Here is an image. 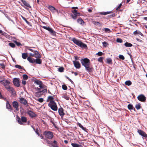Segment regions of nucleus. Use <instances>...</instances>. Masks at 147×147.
I'll list each match as a JSON object with an SVG mask.
<instances>
[{"label": "nucleus", "mask_w": 147, "mask_h": 147, "mask_svg": "<svg viewBox=\"0 0 147 147\" xmlns=\"http://www.w3.org/2000/svg\"><path fill=\"white\" fill-rule=\"evenodd\" d=\"M13 84L17 87H19L20 86L19 79L17 78H14L13 79Z\"/></svg>", "instance_id": "obj_9"}, {"label": "nucleus", "mask_w": 147, "mask_h": 147, "mask_svg": "<svg viewBox=\"0 0 147 147\" xmlns=\"http://www.w3.org/2000/svg\"><path fill=\"white\" fill-rule=\"evenodd\" d=\"M119 59L122 60H124L125 59V57L123 55H120L119 56Z\"/></svg>", "instance_id": "obj_44"}, {"label": "nucleus", "mask_w": 147, "mask_h": 147, "mask_svg": "<svg viewBox=\"0 0 147 147\" xmlns=\"http://www.w3.org/2000/svg\"><path fill=\"white\" fill-rule=\"evenodd\" d=\"M6 105L7 108L8 109H10L11 108V106L7 101L6 102Z\"/></svg>", "instance_id": "obj_34"}, {"label": "nucleus", "mask_w": 147, "mask_h": 147, "mask_svg": "<svg viewBox=\"0 0 147 147\" xmlns=\"http://www.w3.org/2000/svg\"><path fill=\"white\" fill-rule=\"evenodd\" d=\"M48 8L49 9L51 12H54V10L57 11V10L54 7L51 5H49L48 7Z\"/></svg>", "instance_id": "obj_19"}, {"label": "nucleus", "mask_w": 147, "mask_h": 147, "mask_svg": "<svg viewBox=\"0 0 147 147\" xmlns=\"http://www.w3.org/2000/svg\"><path fill=\"white\" fill-rule=\"evenodd\" d=\"M0 65L1 67L3 69H5V65L3 63H0Z\"/></svg>", "instance_id": "obj_43"}, {"label": "nucleus", "mask_w": 147, "mask_h": 147, "mask_svg": "<svg viewBox=\"0 0 147 147\" xmlns=\"http://www.w3.org/2000/svg\"><path fill=\"white\" fill-rule=\"evenodd\" d=\"M88 11L89 13L92 12V10L91 9H89L88 10Z\"/></svg>", "instance_id": "obj_64"}, {"label": "nucleus", "mask_w": 147, "mask_h": 147, "mask_svg": "<svg viewBox=\"0 0 147 147\" xmlns=\"http://www.w3.org/2000/svg\"><path fill=\"white\" fill-rule=\"evenodd\" d=\"M42 27L44 29L47 30L48 31V30H49L50 28L49 27H47L45 26H43Z\"/></svg>", "instance_id": "obj_55"}, {"label": "nucleus", "mask_w": 147, "mask_h": 147, "mask_svg": "<svg viewBox=\"0 0 147 147\" xmlns=\"http://www.w3.org/2000/svg\"><path fill=\"white\" fill-rule=\"evenodd\" d=\"M102 44L103 46L105 47H107L108 45V43L106 42H102Z\"/></svg>", "instance_id": "obj_47"}, {"label": "nucleus", "mask_w": 147, "mask_h": 147, "mask_svg": "<svg viewBox=\"0 0 147 147\" xmlns=\"http://www.w3.org/2000/svg\"><path fill=\"white\" fill-rule=\"evenodd\" d=\"M1 79H2L1 77V76H0V82H2H2H3V80H2Z\"/></svg>", "instance_id": "obj_63"}, {"label": "nucleus", "mask_w": 147, "mask_h": 147, "mask_svg": "<svg viewBox=\"0 0 147 147\" xmlns=\"http://www.w3.org/2000/svg\"><path fill=\"white\" fill-rule=\"evenodd\" d=\"M63 98H64L65 99L67 100H69V98L68 96V95H67V94L64 95L62 96Z\"/></svg>", "instance_id": "obj_37"}, {"label": "nucleus", "mask_w": 147, "mask_h": 147, "mask_svg": "<svg viewBox=\"0 0 147 147\" xmlns=\"http://www.w3.org/2000/svg\"><path fill=\"white\" fill-rule=\"evenodd\" d=\"M9 45L10 47L12 48H14L15 47V45L13 43H9Z\"/></svg>", "instance_id": "obj_41"}, {"label": "nucleus", "mask_w": 147, "mask_h": 147, "mask_svg": "<svg viewBox=\"0 0 147 147\" xmlns=\"http://www.w3.org/2000/svg\"><path fill=\"white\" fill-rule=\"evenodd\" d=\"M16 120L18 123L20 125H23V123H25L27 122V119L26 117L24 116H22L21 119L20 117L17 116L16 117Z\"/></svg>", "instance_id": "obj_6"}, {"label": "nucleus", "mask_w": 147, "mask_h": 147, "mask_svg": "<svg viewBox=\"0 0 147 147\" xmlns=\"http://www.w3.org/2000/svg\"><path fill=\"white\" fill-rule=\"evenodd\" d=\"M71 40L74 43L83 49H88V47L86 44L83 43L81 41L76 39L75 38H73Z\"/></svg>", "instance_id": "obj_3"}, {"label": "nucleus", "mask_w": 147, "mask_h": 147, "mask_svg": "<svg viewBox=\"0 0 147 147\" xmlns=\"http://www.w3.org/2000/svg\"><path fill=\"white\" fill-rule=\"evenodd\" d=\"M121 5H122V3H121L119 5V6L116 8V10H117L118 9H119L120 8Z\"/></svg>", "instance_id": "obj_57"}, {"label": "nucleus", "mask_w": 147, "mask_h": 147, "mask_svg": "<svg viewBox=\"0 0 147 147\" xmlns=\"http://www.w3.org/2000/svg\"><path fill=\"white\" fill-rule=\"evenodd\" d=\"M13 106V107L16 109V110L18 111L19 110V109H18V107H19V105L18 103L16 101H14L12 103Z\"/></svg>", "instance_id": "obj_16"}, {"label": "nucleus", "mask_w": 147, "mask_h": 147, "mask_svg": "<svg viewBox=\"0 0 147 147\" xmlns=\"http://www.w3.org/2000/svg\"><path fill=\"white\" fill-rule=\"evenodd\" d=\"M133 34L135 35L140 34L142 36H143V34H142L140 31L138 30H136V31H135L134 32Z\"/></svg>", "instance_id": "obj_21"}, {"label": "nucleus", "mask_w": 147, "mask_h": 147, "mask_svg": "<svg viewBox=\"0 0 147 147\" xmlns=\"http://www.w3.org/2000/svg\"><path fill=\"white\" fill-rule=\"evenodd\" d=\"M115 16V13H113L111 15H110L108 16V17L109 18H112L114 17Z\"/></svg>", "instance_id": "obj_51"}, {"label": "nucleus", "mask_w": 147, "mask_h": 147, "mask_svg": "<svg viewBox=\"0 0 147 147\" xmlns=\"http://www.w3.org/2000/svg\"><path fill=\"white\" fill-rule=\"evenodd\" d=\"M28 57V54L27 53H24L22 54V57L24 59H26Z\"/></svg>", "instance_id": "obj_23"}, {"label": "nucleus", "mask_w": 147, "mask_h": 147, "mask_svg": "<svg viewBox=\"0 0 147 147\" xmlns=\"http://www.w3.org/2000/svg\"><path fill=\"white\" fill-rule=\"evenodd\" d=\"M39 93V92H35V95L37 97L40 96V95H39L38 93Z\"/></svg>", "instance_id": "obj_59"}, {"label": "nucleus", "mask_w": 147, "mask_h": 147, "mask_svg": "<svg viewBox=\"0 0 147 147\" xmlns=\"http://www.w3.org/2000/svg\"><path fill=\"white\" fill-rule=\"evenodd\" d=\"M70 15L72 18L74 20H76L77 17V16H78V14H73L72 13L70 14Z\"/></svg>", "instance_id": "obj_28"}, {"label": "nucleus", "mask_w": 147, "mask_h": 147, "mask_svg": "<svg viewBox=\"0 0 147 147\" xmlns=\"http://www.w3.org/2000/svg\"><path fill=\"white\" fill-rule=\"evenodd\" d=\"M29 50L33 52V53H30V57L27 58V60L29 62L32 63L40 64L42 63V60L40 59L41 55L39 52L36 50H34L31 49H28Z\"/></svg>", "instance_id": "obj_1"}, {"label": "nucleus", "mask_w": 147, "mask_h": 147, "mask_svg": "<svg viewBox=\"0 0 147 147\" xmlns=\"http://www.w3.org/2000/svg\"><path fill=\"white\" fill-rule=\"evenodd\" d=\"M116 41L117 42L122 43L123 42V40L121 38H117V39Z\"/></svg>", "instance_id": "obj_45"}, {"label": "nucleus", "mask_w": 147, "mask_h": 147, "mask_svg": "<svg viewBox=\"0 0 147 147\" xmlns=\"http://www.w3.org/2000/svg\"><path fill=\"white\" fill-rule=\"evenodd\" d=\"M22 83L23 85H25L26 83V82L25 80H22Z\"/></svg>", "instance_id": "obj_60"}, {"label": "nucleus", "mask_w": 147, "mask_h": 147, "mask_svg": "<svg viewBox=\"0 0 147 147\" xmlns=\"http://www.w3.org/2000/svg\"><path fill=\"white\" fill-rule=\"evenodd\" d=\"M77 22L79 23L80 24L82 25L83 24L85 23L84 21L81 18L78 19L77 20Z\"/></svg>", "instance_id": "obj_20"}, {"label": "nucleus", "mask_w": 147, "mask_h": 147, "mask_svg": "<svg viewBox=\"0 0 147 147\" xmlns=\"http://www.w3.org/2000/svg\"><path fill=\"white\" fill-rule=\"evenodd\" d=\"M42 83V82L39 80H37L34 82V83L37 85H40Z\"/></svg>", "instance_id": "obj_31"}, {"label": "nucleus", "mask_w": 147, "mask_h": 147, "mask_svg": "<svg viewBox=\"0 0 147 147\" xmlns=\"http://www.w3.org/2000/svg\"><path fill=\"white\" fill-rule=\"evenodd\" d=\"M135 107L138 110L140 109L141 106L139 104H138L136 105Z\"/></svg>", "instance_id": "obj_35"}, {"label": "nucleus", "mask_w": 147, "mask_h": 147, "mask_svg": "<svg viewBox=\"0 0 147 147\" xmlns=\"http://www.w3.org/2000/svg\"><path fill=\"white\" fill-rule=\"evenodd\" d=\"M94 24L95 25L97 26H98L100 25V23L97 22H95L94 23Z\"/></svg>", "instance_id": "obj_58"}, {"label": "nucleus", "mask_w": 147, "mask_h": 147, "mask_svg": "<svg viewBox=\"0 0 147 147\" xmlns=\"http://www.w3.org/2000/svg\"><path fill=\"white\" fill-rule=\"evenodd\" d=\"M112 11H107L106 12H99V14L101 15H106L107 14H108L110 13H112Z\"/></svg>", "instance_id": "obj_22"}, {"label": "nucleus", "mask_w": 147, "mask_h": 147, "mask_svg": "<svg viewBox=\"0 0 147 147\" xmlns=\"http://www.w3.org/2000/svg\"><path fill=\"white\" fill-rule=\"evenodd\" d=\"M22 18L26 22L27 24H29V22L26 20V19L25 18L22 16Z\"/></svg>", "instance_id": "obj_54"}, {"label": "nucleus", "mask_w": 147, "mask_h": 147, "mask_svg": "<svg viewBox=\"0 0 147 147\" xmlns=\"http://www.w3.org/2000/svg\"><path fill=\"white\" fill-rule=\"evenodd\" d=\"M15 67L17 68H18L20 69H23V70L25 71V69L23 67H21L20 65H16Z\"/></svg>", "instance_id": "obj_27"}, {"label": "nucleus", "mask_w": 147, "mask_h": 147, "mask_svg": "<svg viewBox=\"0 0 147 147\" xmlns=\"http://www.w3.org/2000/svg\"><path fill=\"white\" fill-rule=\"evenodd\" d=\"M23 79L24 80H26L28 79V77L26 74H24L22 76Z\"/></svg>", "instance_id": "obj_40"}, {"label": "nucleus", "mask_w": 147, "mask_h": 147, "mask_svg": "<svg viewBox=\"0 0 147 147\" xmlns=\"http://www.w3.org/2000/svg\"><path fill=\"white\" fill-rule=\"evenodd\" d=\"M43 134L45 136L46 138L50 139H51L53 136V133L50 131H45L44 132Z\"/></svg>", "instance_id": "obj_8"}, {"label": "nucleus", "mask_w": 147, "mask_h": 147, "mask_svg": "<svg viewBox=\"0 0 147 147\" xmlns=\"http://www.w3.org/2000/svg\"><path fill=\"white\" fill-rule=\"evenodd\" d=\"M40 88H37V89L40 90L38 92H47V87L42 83L39 86Z\"/></svg>", "instance_id": "obj_7"}, {"label": "nucleus", "mask_w": 147, "mask_h": 147, "mask_svg": "<svg viewBox=\"0 0 147 147\" xmlns=\"http://www.w3.org/2000/svg\"><path fill=\"white\" fill-rule=\"evenodd\" d=\"M74 66L77 69H79L81 67V65L78 61H73Z\"/></svg>", "instance_id": "obj_15"}, {"label": "nucleus", "mask_w": 147, "mask_h": 147, "mask_svg": "<svg viewBox=\"0 0 147 147\" xmlns=\"http://www.w3.org/2000/svg\"><path fill=\"white\" fill-rule=\"evenodd\" d=\"M105 31L109 33L110 32H111L110 30L107 28H105Z\"/></svg>", "instance_id": "obj_49"}, {"label": "nucleus", "mask_w": 147, "mask_h": 147, "mask_svg": "<svg viewBox=\"0 0 147 147\" xmlns=\"http://www.w3.org/2000/svg\"><path fill=\"white\" fill-rule=\"evenodd\" d=\"M75 59L76 60H79V58L77 56H75L74 57Z\"/></svg>", "instance_id": "obj_62"}, {"label": "nucleus", "mask_w": 147, "mask_h": 147, "mask_svg": "<svg viewBox=\"0 0 147 147\" xmlns=\"http://www.w3.org/2000/svg\"><path fill=\"white\" fill-rule=\"evenodd\" d=\"M71 145L73 147H79V145L75 143H71Z\"/></svg>", "instance_id": "obj_29"}, {"label": "nucleus", "mask_w": 147, "mask_h": 147, "mask_svg": "<svg viewBox=\"0 0 147 147\" xmlns=\"http://www.w3.org/2000/svg\"><path fill=\"white\" fill-rule=\"evenodd\" d=\"M10 83V82L7 80H3L2 83V84H3L8 91L10 92H14V90L13 88L12 87H11L9 86Z\"/></svg>", "instance_id": "obj_4"}, {"label": "nucleus", "mask_w": 147, "mask_h": 147, "mask_svg": "<svg viewBox=\"0 0 147 147\" xmlns=\"http://www.w3.org/2000/svg\"><path fill=\"white\" fill-rule=\"evenodd\" d=\"M72 12L73 13V14H78V16H80V13H79L78 12H77V10L75 9L73 11H72Z\"/></svg>", "instance_id": "obj_32"}, {"label": "nucleus", "mask_w": 147, "mask_h": 147, "mask_svg": "<svg viewBox=\"0 0 147 147\" xmlns=\"http://www.w3.org/2000/svg\"><path fill=\"white\" fill-rule=\"evenodd\" d=\"M14 42H15V43L16 44V45H17V46H22V45L19 42H18L16 41H15Z\"/></svg>", "instance_id": "obj_46"}, {"label": "nucleus", "mask_w": 147, "mask_h": 147, "mask_svg": "<svg viewBox=\"0 0 147 147\" xmlns=\"http://www.w3.org/2000/svg\"><path fill=\"white\" fill-rule=\"evenodd\" d=\"M58 71L61 72L63 71L64 68L63 67H61L58 68Z\"/></svg>", "instance_id": "obj_39"}, {"label": "nucleus", "mask_w": 147, "mask_h": 147, "mask_svg": "<svg viewBox=\"0 0 147 147\" xmlns=\"http://www.w3.org/2000/svg\"><path fill=\"white\" fill-rule=\"evenodd\" d=\"M26 113L30 116L31 117H35L36 116V115L34 112L28 109L27 110Z\"/></svg>", "instance_id": "obj_11"}, {"label": "nucleus", "mask_w": 147, "mask_h": 147, "mask_svg": "<svg viewBox=\"0 0 147 147\" xmlns=\"http://www.w3.org/2000/svg\"><path fill=\"white\" fill-rule=\"evenodd\" d=\"M35 132L38 135V136H40V134L38 132V130H36L35 131Z\"/></svg>", "instance_id": "obj_61"}, {"label": "nucleus", "mask_w": 147, "mask_h": 147, "mask_svg": "<svg viewBox=\"0 0 147 147\" xmlns=\"http://www.w3.org/2000/svg\"><path fill=\"white\" fill-rule=\"evenodd\" d=\"M48 31L51 35L53 36H55L56 35V32L53 30L51 28H50V29L48 30Z\"/></svg>", "instance_id": "obj_17"}, {"label": "nucleus", "mask_w": 147, "mask_h": 147, "mask_svg": "<svg viewBox=\"0 0 147 147\" xmlns=\"http://www.w3.org/2000/svg\"><path fill=\"white\" fill-rule=\"evenodd\" d=\"M124 45L126 47H131L133 46V45L130 43L126 42L124 44Z\"/></svg>", "instance_id": "obj_24"}, {"label": "nucleus", "mask_w": 147, "mask_h": 147, "mask_svg": "<svg viewBox=\"0 0 147 147\" xmlns=\"http://www.w3.org/2000/svg\"><path fill=\"white\" fill-rule=\"evenodd\" d=\"M80 61L82 65L85 67V69L89 73L92 71L93 68L90 65V61L88 59L85 58L82 59Z\"/></svg>", "instance_id": "obj_2"}, {"label": "nucleus", "mask_w": 147, "mask_h": 147, "mask_svg": "<svg viewBox=\"0 0 147 147\" xmlns=\"http://www.w3.org/2000/svg\"><path fill=\"white\" fill-rule=\"evenodd\" d=\"M103 59V58L102 57H100L98 59V61L100 62H102Z\"/></svg>", "instance_id": "obj_42"}, {"label": "nucleus", "mask_w": 147, "mask_h": 147, "mask_svg": "<svg viewBox=\"0 0 147 147\" xmlns=\"http://www.w3.org/2000/svg\"><path fill=\"white\" fill-rule=\"evenodd\" d=\"M48 106L53 110L56 111L58 109V108L56 103L53 100H51L48 104Z\"/></svg>", "instance_id": "obj_5"}, {"label": "nucleus", "mask_w": 147, "mask_h": 147, "mask_svg": "<svg viewBox=\"0 0 147 147\" xmlns=\"http://www.w3.org/2000/svg\"><path fill=\"white\" fill-rule=\"evenodd\" d=\"M22 1L24 5L28 7L31 8V7L30 5L28 3H27L26 1L22 0Z\"/></svg>", "instance_id": "obj_18"}, {"label": "nucleus", "mask_w": 147, "mask_h": 147, "mask_svg": "<svg viewBox=\"0 0 147 147\" xmlns=\"http://www.w3.org/2000/svg\"><path fill=\"white\" fill-rule=\"evenodd\" d=\"M78 125L79 127H80L82 129H83V130H84L85 131H86V129L80 123H78Z\"/></svg>", "instance_id": "obj_30"}, {"label": "nucleus", "mask_w": 147, "mask_h": 147, "mask_svg": "<svg viewBox=\"0 0 147 147\" xmlns=\"http://www.w3.org/2000/svg\"><path fill=\"white\" fill-rule=\"evenodd\" d=\"M53 147H59L57 146V142L56 140H54L53 142Z\"/></svg>", "instance_id": "obj_26"}, {"label": "nucleus", "mask_w": 147, "mask_h": 147, "mask_svg": "<svg viewBox=\"0 0 147 147\" xmlns=\"http://www.w3.org/2000/svg\"><path fill=\"white\" fill-rule=\"evenodd\" d=\"M62 88L64 90H66L67 88V86L64 84L62 85Z\"/></svg>", "instance_id": "obj_48"}, {"label": "nucleus", "mask_w": 147, "mask_h": 147, "mask_svg": "<svg viewBox=\"0 0 147 147\" xmlns=\"http://www.w3.org/2000/svg\"><path fill=\"white\" fill-rule=\"evenodd\" d=\"M137 98L139 101L142 102H144L146 100V97L143 94L139 95Z\"/></svg>", "instance_id": "obj_10"}, {"label": "nucleus", "mask_w": 147, "mask_h": 147, "mask_svg": "<svg viewBox=\"0 0 147 147\" xmlns=\"http://www.w3.org/2000/svg\"><path fill=\"white\" fill-rule=\"evenodd\" d=\"M53 99V97L52 96H49L48 97V99L47 100V102H48L49 101V100H52Z\"/></svg>", "instance_id": "obj_38"}, {"label": "nucleus", "mask_w": 147, "mask_h": 147, "mask_svg": "<svg viewBox=\"0 0 147 147\" xmlns=\"http://www.w3.org/2000/svg\"><path fill=\"white\" fill-rule=\"evenodd\" d=\"M138 132L140 135L146 138H147V134L144 131L141 130H138Z\"/></svg>", "instance_id": "obj_13"}, {"label": "nucleus", "mask_w": 147, "mask_h": 147, "mask_svg": "<svg viewBox=\"0 0 147 147\" xmlns=\"http://www.w3.org/2000/svg\"><path fill=\"white\" fill-rule=\"evenodd\" d=\"M43 99L42 98H39L38 100V101L40 102H43Z\"/></svg>", "instance_id": "obj_56"}, {"label": "nucleus", "mask_w": 147, "mask_h": 147, "mask_svg": "<svg viewBox=\"0 0 147 147\" xmlns=\"http://www.w3.org/2000/svg\"><path fill=\"white\" fill-rule=\"evenodd\" d=\"M127 107L128 109L129 110H132L133 109V105L130 104H129L128 105Z\"/></svg>", "instance_id": "obj_36"}, {"label": "nucleus", "mask_w": 147, "mask_h": 147, "mask_svg": "<svg viewBox=\"0 0 147 147\" xmlns=\"http://www.w3.org/2000/svg\"><path fill=\"white\" fill-rule=\"evenodd\" d=\"M0 98L4 100H6V98L2 96L1 92H0Z\"/></svg>", "instance_id": "obj_52"}, {"label": "nucleus", "mask_w": 147, "mask_h": 147, "mask_svg": "<svg viewBox=\"0 0 147 147\" xmlns=\"http://www.w3.org/2000/svg\"><path fill=\"white\" fill-rule=\"evenodd\" d=\"M20 102L23 104V105L27 106L28 105V104L27 102L26 99L24 98H21L20 99Z\"/></svg>", "instance_id": "obj_14"}, {"label": "nucleus", "mask_w": 147, "mask_h": 147, "mask_svg": "<svg viewBox=\"0 0 147 147\" xmlns=\"http://www.w3.org/2000/svg\"><path fill=\"white\" fill-rule=\"evenodd\" d=\"M125 85L129 86L132 84V82L130 80H127L125 82Z\"/></svg>", "instance_id": "obj_25"}, {"label": "nucleus", "mask_w": 147, "mask_h": 147, "mask_svg": "<svg viewBox=\"0 0 147 147\" xmlns=\"http://www.w3.org/2000/svg\"><path fill=\"white\" fill-rule=\"evenodd\" d=\"M103 53L100 51L98 52L97 53H96V55L98 56H101L102 55Z\"/></svg>", "instance_id": "obj_53"}, {"label": "nucleus", "mask_w": 147, "mask_h": 147, "mask_svg": "<svg viewBox=\"0 0 147 147\" xmlns=\"http://www.w3.org/2000/svg\"><path fill=\"white\" fill-rule=\"evenodd\" d=\"M58 113L59 115L61 116V118L63 117L65 115L64 112V109L61 107L59 109Z\"/></svg>", "instance_id": "obj_12"}, {"label": "nucleus", "mask_w": 147, "mask_h": 147, "mask_svg": "<svg viewBox=\"0 0 147 147\" xmlns=\"http://www.w3.org/2000/svg\"><path fill=\"white\" fill-rule=\"evenodd\" d=\"M49 146L50 147H51L52 146H53V143L52 142H47Z\"/></svg>", "instance_id": "obj_50"}, {"label": "nucleus", "mask_w": 147, "mask_h": 147, "mask_svg": "<svg viewBox=\"0 0 147 147\" xmlns=\"http://www.w3.org/2000/svg\"><path fill=\"white\" fill-rule=\"evenodd\" d=\"M106 60L107 61V63L108 64H111L112 63V60L111 58H107Z\"/></svg>", "instance_id": "obj_33"}]
</instances>
